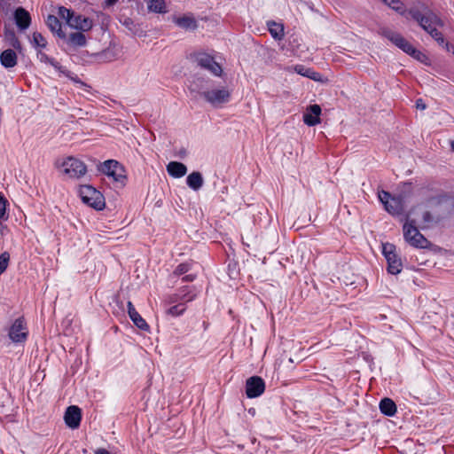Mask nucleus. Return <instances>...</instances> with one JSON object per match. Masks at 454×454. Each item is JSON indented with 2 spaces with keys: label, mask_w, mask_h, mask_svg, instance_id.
<instances>
[{
  "label": "nucleus",
  "mask_w": 454,
  "mask_h": 454,
  "mask_svg": "<svg viewBox=\"0 0 454 454\" xmlns=\"http://www.w3.org/2000/svg\"><path fill=\"white\" fill-rule=\"evenodd\" d=\"M380 35L388 39L397 48L402 50L406 54L413 59L425 62L427 59L426 54L417 50L409 41H407L400 33L393 31L389 28L384 27L380 29Z\"/></svg>",
  "instance_id": "nucleus-1"
},
{
  "label": "nucleus",
  "mask_w": 454,
  "mask_h": 454,
  "mask_svg": "<svg viewBox=\"0 0 454 454\" xmlns=\"http://www.w3.org/2000/svg\"><path fill=\"white\" fill-rule=\"evenodd\" d=\"M405 222L403 226V238L411 247L416 248H427L430 242L421 234L416 226V221L410 219L409 214L404 215Z\"/></svg>",
  "instance_id": "nucleus-2"
},
{
  "label": "nucleus",
  "mask_w": 454,
  "mask_h": 454,
  "mask_svg": "<svg viewBox=\"0 0 454 454\" xmlns=\"http://www.w3.org/2000/svg\"><path fill=\"white\" fill-rule=\"evenodd\" d=\"M378 197L387 213L393 216L403 215L404 200L402 196H393L389 192L382 190L379 192Z\"/></svg>",
  "instance_id": "nucleus-3"
},
{
  "label": "nucleus",
  "mask_w": 454,
  "mask_h": 454,
  "mask_svg": "<svg viewBox=\"0 0 454 454\" xmlns=\"http://www.w3.org/2000/svg\"><path fill=\"white\" fill-rule=\"evenodd\" d=\"M79 195L83 203L96 210H102L106 206L104 195L91 185H81Z\"/></svg>",
  "instance_id": "nucleus-4"
},
{
  "label": "nucleus",
  "mask_w": 454,
  "mask_h": 454,
  "mask_svg": "<svg viewBox=\"0 0 454 454\" xmlns=\"http://www.w3.org/2000/svg\"><path fill=\"white\" fill-rule=\"evenodd\" d=\"M62 172L69 178L79 179L87 173V166L81 160L68 156L60 165Z\"/></svg>",
  "instance_id": "nucleus-5"
},
{
  "label": "nucleus",
  "mask_w": 454,
  "mask_h": 454,
  "mask_svg": "<svg viewBox=\"0 0 454 454\" xmlns=\"http://www.w3.org/2000/svg\"><path fill=\"white\" fill-rule=\"evenodd\" d=\"M382 254L387 262V272L392 275H397L403 270V262L395 252V246L391 243L382 245Z\"/></svg>",
  "instance_id": "nucleus-6"
},
{
  "label": "nucleus",
  "mask_w": 454,
  "mask_h": 454,
  "mask_svg": "<svg viewBox=\"0 0 454 454\" xmlns=\"http://www.w3.org/2000/svg\"><path fill=\"white\" fill-rule=\"evenodd\" d=\"M98 170L112 177L115 182L123 184L126 180L125 170L121 164L115 160H105L98 168Z\"/></svg>",
  "instance_id": "nucleus-7"
},
{
  "label": "nucleus",
  "mask_w": 454,
  "mask_h": 454,
  "mask_svg": "<svg viewBox=\"0 0 454 454\" xmlns=\"http://www.w3.org/2000/svg\"><path fill=\"white\" fill-rule=\"evenodd\" d=\"M204 99L212 106L218 108L231 99V92L225 89H214L201 93Z\"/></svg>",
  "instance_id": "nucleus-8"
},
{
  "label": "nucleus",
  "mask_w": 454,
  "mask_h": 454,
  "mask_svg": "<svg viewBox=\"0 0 454 454\" xmlns=\"http://www.w3.org/2000/svg\"><path fill=\"white\" fill-rule=\"evenodd\" d=\"M193 58L197 64L201 67L215 76H221L223 68L219 63H217L214 57L206 52L194 53Z\"/></svg>",
  "instance_id": "nucleus-9"
},
{
  "label": "nucleus",
  "mask_w": 454,
  "mask_h": 454,
  "mask_svg": "<svg viewBox=\"0 0 454 454\" xmlns=\"http://www.w3.org/2000/svg\"><path fill=\"white\" fill-rule=\"evenodd\" d=\"M449 198L445 195L433 197L427 200L425 206L428 210L433 212V216H436L435 220L439 223L447 214L448 208L445 205Z\"/></svg>",
  "instance_id": "nucleus-10"
},
{
  "label": "nucleus",
  "mask_w": 454,
  "mask_h": 454,
  "mask_svg": "<svg viewBox=\"0 0 454 454\" xmlns=\"http://www.w3.org/2000/svg\"><path fill=\"white\" fill-rule=\"evenodd\" d=\"M28 336V331L25 318L20 317L17 318L9 330L10 339L16 343L24 342Z\"/></svg>",
  "instance_id": "nucleus-11"
},
{
  "label": "nucleus",
  "mask_w": 454,
  "mask_h": 454,
  "mask_svg": "<svg viewBox=\"0 0 454 454\" xmlns=\"http://www.w3.org/2000/svg\"><path fill=\"white\" fill-rule=\"evenodd\" d=\"M265 391V382L259 376H252L246 380V395L248 398H256Z\"/></svg>",
  "instance_id": "nucleus-12"
},
{
  "label": "nucleus",
  "mask_w": 454,
  "mask_h": 454,
  "mask_svg": "<svg viewBox=\"0 0 454 454\" xmlns=\"http://www.w3.org/2000/svg\"><path fill=\"white\" fill-rule=\"evenodd\" d=\"M64 420L66 425L75 429L80 427L82 420V410L76 405L68 406L64 415Z\"/></svg>",
  "instance_id": "nucleus-13"
},
{
  "label": "nucleus",
  "mask_w": 454,
  "mask_h": 454,
  "mask_svg": "<svg viewBox=\"0 0 454 454\" xmlns=\"http://www.w3.org/2000/svg\"><path fill=\"white\" fill-rule=\"evenodd\" d=\"M67 25L76 30L82 32H88L93 27V20L90 18L85 17L82 14L75 15L73 13Z\"/></svg>",
  "instance_id": "nucleus-14"
},
{
  "label": "nucleus",
  "mask_w": 454,
  "mask_h": 454,
  "mask_svg": "<svg viewBox=\"0 0 454 454\" xmlns=\"http://www.w3.org/2000/svg\"><path fill=\"white\" fill-rule=\"evenodd\" d=\"M16 26L20 30H26L31 25L30 13L23 7H18L13 12Z\"/></svg>",
  "instance_id": "nucleus-15"
},
{
  "label": "nucleus",
  "mask_w": 454,
  "mask_h": 454,
  "mask_svg": "<svg viewBox=\"0 0 454 454\" xmlns=\"http://www.w3.org/2000/svg\"><path fill=\"white\" fill-rule=\"evenodd\" d=\"M321 107L319 105L314 104L308 107L307 112L303 114V121L308 126H316L320 123Z\"/></svg>",
  "instance_id": "nucleus-16"
},
{
  "label": "nucleus",
  "mask_w": 454,
  "mask_h": 454,
  "mask_svg": "<svg viewBox=\"0 0 454 454\" xmlns=\"http://www.w3.org/2000/svg\"><path fill=\"white\" fill-rule=\"evenodd\" d=\"M173 22L179 27L185 30H196L198 21L192 13L184 14L180 17H173Z\"/></svg>",
  "instance_id": "nucleus-17"
},
{
  "label": "nucleus",
  "mask_w": 454,
  "mask_h": 454,
  "mask_svg": "<svg viewBox=\"0 0 454 454\" xmlns=\"http://www.w3.org/2000/svg\"><path fill=\"white\" fill-rule=\"evenodd\" d=\"M419 26L429 34L432 30H434V28H437V27H442L443 22L435 13L430 10H427V17L421 24H419Z\"/></svg>",
  "instance_id": "nucleus-18"
},
{
  "label": "nucleus",
  "mask_w": 454,
  "mask_h": 454,
  "mask_svg": "<svg viewBox=\"0 0 454 454\" xmlns=\"http://www.w3.org/2000/svg\"><path fill=\"white\" fill-rule=\"evenodd\" d=\"M415 208L421 211V221L419 222V227L422 230L427 229L433 224L438 223L435 220L436 216H433V212L428 210L426 206L422 207L421 206H418Z\"/></svg>",
  "instance_id": "nucleus-19"
},
{
  "label": "nucleus",
  "mask_w": 454,
  "mask_h": 454,
  "mask_svg": "<svg viewBox=\"0 0 454 454\" xmlns=\"http://www.w3.org/2000/svg\"><path fill=\"white\" fill-rule=\"evenodd\" d=\"M45 23L53 34H56L61 39L66 38V34L62 30V25L58 17H56L55 15L49 14L47 16Z\"/></svg>",
  "instance_id": "nucleus-20"
},
{
  "label": "nucleus",
  "mask_w": 454,
  "mask_h": 454,
  "mask_svg": "<svg viewBox=\"0 0 454 454\" xmlns=\"http://www.w3.org/2000/svg\"><path fill=\"white\" fill-rule=\"evenodd\" d=\"M196 294L190 287H185L184 289H180L177 294L172 295L170 299V302H186L192 301L195 299Z\"/></svg>",
  "instance_id": "nucleus-21"
},
{
  "label": "nucleus",
  "mask_w": 454,
  "mask_h": 454,
  "mask_svg": "<svg viewBox=\"0 0 454 454\" xmlns=\"http://www.w3.org/2000/svg\"><path fill=\"white\" fill-rule=\"evenodd\" d=\"M18 57L14 50L7 49L0 54L1 65L5 68H12L17 65Z\"/></svg>",
  "instance_id": "nucleus-22"
},
{
  "label": "nucleus",
  "mask_w": 454,
  "mask_h": 454,
  "mask_svg": "<svg viewBox=\"0 0 454 454\" xmlns=\"http://www.w3.org/2000/svg\"><path fill=\"white\" fill-rule=\"evenodd\" d=\"M168 174L174 178H181L185 176L187 172L186 166L178 161H170L167 165Z\"/></svg>",
  "instance_id": "nucleus-23"
},
{
  "label": "nucleus",
  "mask_w": 454,
  "mask_h": 454,
  "mask_svg": "<svg viewBox=\"0 0 454 454\" xmlns=\"http://www.w3.org/2000/svg\"><path fill=\"white\" fill-rule=\"evenodd\" d=\"M4 40L7 43V44L11 47H12L14 50L18 51H21L22 45L20 41L19 40L15 31L11 28H4Z\"/></svg>",
  "instance_id": "nucleus-24"
},
{
  "label": "nucleus",
  "mask_w": 454,
  "mask_h": 454,
  "mask_svg": "<svg viewBox=\"0 0 454 454\" xmlns=\"http://www.w3.org/2000/svg\"><path fill=\"white\" fill-rule=\"evenodd\" d=\"M36 57L40 62L49 64L51 67H53L54 69H56L57 71L63 74L65 73L66 68L59 61L49 57L46 53H44L43 50H37Z\"/></svg>",
  "instance_id": "nucleus-25"
},
{
  "label": "nucleus",
  "mask_w": 454,
  "mask_h": 454,
  "mask_svg": "<svg viewBox=\"0 0 454 454\" xmlns=\"http://www.w3.org/2000/svg\"><path fill=\"white\" fill-rule=\"evenodd\" d=\"M267 27L271 36L277 40L280 41L285 36L284 25L282 23H278L274 20L267 21Z\"/></svg>",
  "instance_id": "nucleus-26"
},
{
  "label": "nucleus",
  "mask_w": 454,
  "mask_h": 454,
  "mask_svg": "<svg viewBox=\"0 0 454 454\" xmlns=\"http://www.w3.org/2000/svg\"><path fill=\"white\" fill-rule=\"evenodd\" d=\"M380 410L384 415L392 417L396 413L397 408L392 399L385 397L380 402Z\"/></svg>",
  "instance_id": "nucleus-27"
},
{
  "label": "nucleus",
  "mask_w": 454,
  "mask_h": 454,
  "mask_svg": "<svg viewBox=\"0 0 454 454\" xmlns=\"http://www.w3.org/2000/svg\"><path fill=\"white\" fill-rule=\"evenodd\" d=\"M203 182L202 175L199 171L192 172L186 178L187 185L194 191L200 190L203 185Z\"/></svg>",
  "instance_id": "nucleus-28"
},
{
  "label": "nucleus",
  "mask_w": 454,
  "mask_h": 454,
  "mask_svg": "<svg viewBox=\"0 0 454 454\" xmlns=\"http://www.w3.org/2000/svg\"><path fill=\"white\" fill-rule=\"evenodd\" d=\"M421 7L427 10L425 13H422L421 11L418 7H411L407 10V16H410L412 20L418 22V24H421L425 19L427 17V8L424 4H421ZM408 19V17H405Z\"/></svg>",
  "instance_id": "nucleus-29"
},
{
  "label": "nucleus",
  "mask_w": 454,
  "mask_h": 454,
  "mask_svg": "<svg viewBox=\"0 0 454 454\" xmlns=\"http://www.w3.org/2000/svg\"><path fill=\"white\" fill-rule=\"evenodd\" d=\"M147 8L149 12L154 13L167 12V6L165 0H146Z\"/></svg>",
  "instance_id": "nucleus-30"
},
{
  "label": "nucleus",
  "mask_w": 454,
  "mask_h": 454,
  "mask_svg": "<svg viewBox=\"0 0 454 454\" xmlns=\"http://www.w3.org/2000/svg\"><path fill=\"white\" fill-rule=\"evenodd\" d=\"M68 43L74 47H83L87 44V38L82 32H74L68 36Z\"/></svg>",
  "instance_id": "nucleus-31"
},
{
  "label": "nucleus",
  "mask_w": 454,
  "mask_h": 454,
  "mask_svg": "<svg viewBox=\"0 0 454 454\" xmlns=\"http://www.w3.org/2000/svg\"><path fill=\"white\" fill-rule=\"evenodd\" d=\"M31 43L35 50H43L47 46V40L45 37L39 32H34L32 35Z\"/></svg>",
  "instance_id": "nucleus-32"
},
{
  "label": "nucleus",
  "mask_w": 454,
  "mask_h": 454,
  "mask_svg": "<svg viewBox=\"0 0 454 454\" xmlns=\"http://www.w3.org/2000/svg\"><path fill=\"white\" fill-rule=\"evenodd\" d=\"M303 69H304V66H302V65H298L295 67V71L298 74H301L302 76L310 78L314 81H319L321 79V74L319 73L314 71L313 69H308V70H306V73H303Z\"/></svg>",
  "instance_id": "nucleus-33"
},
{
  "label": "nucleus",
  "mask_w": 454,
  "mask_h": 454,
  "mask_svg": "<svg viewBox=\"0 0 454 454\" xmlns=\"http://www.w3.org/2000/svg\"><path fill=\"white\" fill-rule=\"evenodd\" d=\"M186 310V305L184 302H179L168 308L166 313L171 317H179Z\"/></svg>",
  "instance_id": "nucleus-34"
},
{
  "label": "nucleus",
  "mask_w": 454,
  "mask_h": 454,
  "mask_svg": "<svg viewBox=\"0 0 454 454\" xmlns=\"http://www.w3.org/2000/svg\"><path fill=\"white\" fill-rule=\"evenodd\" d=\"M131 321L134 323V325L143 331H149L150 326L146 323V321L141 317L139 313H137L132 317H130Z\"/></svg>",
  "instance_id": "nucleus-35"
},
{
  "label": "nucleus",
  "mask_w": 454,
  "mask_h": 454,
  "mask_svg": "<svg viewBox=\"0 0 454 454\" xmlns=\"http://www.w3.org/2000/svg\"><path fill=\"white\" fill-rule=\"evenodd\" d=\"M192 268L191 262H182L178 264L173 271V275L176 277H179L187 273Z\"/></svg>",
  "instance_id": "nucleus-36"
},
{
  "label": "nucleus",
  "mask_w": 454,
  "mask_h": 454,
  "mask_svg": "<svg viewBox=\"0 0 454 454\" xmlns=\"http://www.w3.org/2000/svg\"><path fill=\"white\" fill-rule=\"evenodd\" d=\"M74 12L64 7V6H61L59 8V15L62 18V19H65L67 20V23L69 21L70 18L72 17Z\"/></svg>",
  "instance_id": "nucleus-37"
},
{
  "label": "nucleus",
  "mask_w": 454,
  "mask_h": 454,
  "mask_svg": "<svg viewBox=\"0 0 454 454\" xmlns=\"http://www.w3.org/2000/svg\"><path fill=\"white\" fill-rule=\"evenodd\" d=\"M429 35L439 43V44H443L445 40H444V37H443V35L442 34V32H440L438 30V28H434V30L431 31V33H429Z\"/></svg>",
  "instance_id": "nucleus-38"
},
{
  "label": "nucleus",
  "mask_w": 454,
  "mask_h": 454,
  "mask_svg": "<svg viewBox=\"0 0 454 454\" xmlns=\"http://www.w3.org/2000/svg\"><path fill=\"white\" fill-rule=\"evenodd\" d=\"M7 200L0 193V220L4 219L6 213Z\"/></svg>",
  "instance_id": "nucleus-39"
},
{
  "label": "nucleus",
  "mask_w": 454,
  "mask_h": 454,
  "mask_svg": "<svg viewBox=\"0 0 454 454\" xmlns=\"http://www.w3.org/2000/svg\"><path fill=\"white\" fill-rule=\"evenodd\" d=\"M127 308H128V314H129V318L132 317L137 313H138L137 311L136 308L134 307L133 303L130 301H128Z\"/></svg>",
  "instance_id": "nucleus-40"
},
{
  "label": "nucleus",
  "mask_w": 454,
  "mask_h": 454,
  "mask_svg": "<svg viewBox=\"0 0 454 454\" xmlns=\"http://www.w3.org/2000/svg\"><path fill=\"white\" fill-rule=\"evenodd\" d=\"M416 107L420 110H425L427 108V105L422 98H419L416 100Z\"/></svg>",
  "instance_id": "nucleus-41"
},
{
  "label": "nucleus",
  "mask_w": 454,
  "mask_h": 454,
  "mask_svg": "<svg viewBox=\"0 0 454 454\" xmlns=\"http://www.w3.org/2000/svg\"><path fill=\"white\" fill-rule=\"evenodd\" d=\"M196 278L195 274H188L182 278L183 282H192Z\"/></svg>",
  "instance_id": "nucleus-42"
},
{
  "label": "nucleus",
  "mask_w": 454,
  "mask_h": 454,
  "mask_svg": "<svg viewBox=\"0 0 454 454\" xmlns=\"http://www.w3.org/2000/svg\"><path fill=\"white\" fill-rule=\"evenodd\" d=\"M95 454H110V452L106 449L100 448L95 451Z\"/></svg>",
  "instance_id": "nucleus-43"
},
{
  "label": "nucleus",
  "mask_w": 454,
  "mask_h": 454,
  "mask_svg": "<svg viewBox=\"0 0 454 454\" xmlns=\"http://www.w3.org/2000/svg\"><path fill=\"white\" fill-rule=\"evenodd\" d=\"M109 4H114L117 0H107Z\"/></svg>",
  "instance_id": "nucleus-44"
},
{
  "label": "nucleus",
  "mask_w": 454,
  "mask_h": 454,
  "mask_svg": "<svg viewBox=\"0 0 454 454\" xmlns=\"http://www.w3.org/2000/svg\"><path fill=\"white\" fill-rule=\"evenodd\" d=\"M450 145H451L452 151L454 152V140L451 142Z\"/></svg>",
  "instance_id": "nucleus-45"
},
{
  "label": "nucleus",
  "mask_w": 454,
  "mask_h": 454,
  "mask_svg": "<svg viewBox=\"0 0 454 454\" xmlns=\"http://www.w3.org/2000/svg\"><path fill=\"white\" fill-rule=\"evenodd\" d=\"M184 155H185V151L181 152V156L183 157Z\"/></svg>",
  "instance_id": "nucleus-46"
},
{
  "label": "nucleus",
  "mask_w": 454,
  "mask_h": 454,
  "mask_svg": "<svg viewBox=\"0 0 454 454\" xmlns=\"http://www.w3.org/2000/svg\"><path fill=\"white\" fill-rule=\"evenodd\" d=\"M76 82H80L81 84H83L81 80H75Z\"/></svg>",
  "instance_id": "nucleus-47"
},
{
  "label": "nucleus",
  "mask_w": 454,
  "mask_h": 454,
  "mask_svg": "<svg viewBox=\"0 0 454 454\" xmlns=\"http://www.w3.org/2000/svg\"><path fill=\"white\" fill-rule=\"evenodd\" d=\"M309 68L305 67H304V69H303V73H306V70H308Z\"/></svg>",
  "instance_id": "nucleus-48"
},
{
  "label": "nucleus",
  "mask_w": 454,
  "mask_h": 454,
  "mask_svg": "<svg viewBox=\"0 0 454 454\" xmlns=\"http://www.w3.org/2000/svg\"><path fill=\"white\" fill-rule=\"evenodd\" d=\"M404 185L411 186V183H408V184H405Z\"/></svg>",
  "instance_id": "nucleus-49"
}]
</instances>
